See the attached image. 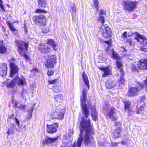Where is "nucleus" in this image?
Masks as SVG:
<instances>
[{
  "label": "nucleus",
  "instance_id": "27",
  "mask_svg": "<svg viewBox=\"0 0 147 147\" xmlns=\"http://www.w3.org/2000/svg\"><path fill=\"white\" fill-rule=\"evenodd\" d=\"M70 7V11L71 13L72 17L76 14V7L74 4L73 3L69 6Z\"/></svg>",
  "mask_w": 147,
  "mask_h": 147
},
{
  "label": "nucleus",
  "instance_id": "39",
  "mask_svg": "<svg viewBox=\"0 0 147 147\" xmlns=\"http://www.w3.org/2000/svg\"><path fill=\"white\" fill-rule=\"evenodd\" d=\"M125 80L122 77L120 78V79L119 80V86L122 87L124 85Z\"/></svg>",
  "mask_w": 147,
  "mask_h": 147
},
{
  "label": "nucleus",
  "instance_id": "54",
  "mask_svg": "<svg viewBox=\"0 0 147 147\" xmlns=\"http://www.w3.org/2000/svg\"><path fill=\"white\" fill-rule=\"evenodd\" d=\"M141 51H144L145 52H147V48H144L143 47H141L140 49Z\"/></svg>",
  "mask_w": 147,
  "mask_h": 147
},
{
  "label": "nucleus",
  "instance_id": "49",
  "mask_svg": "<svg viewBox=\"0 0 147 147\" xmlns=\"http://www.w3.org/2000/svg\"><path fill=\"white\" fill-rule=\"evenodd\" d=\"M38 70L36 68H34L31 70V72L34 74H35L36 72H38Z\"/></svg>",
  "mask_w": 147,
  "mask_h": 147
},
{
  "label": "nucleus",
  "instance_id": "44",
  "mask_svg": "<svg viewBox=\"0 0 147 147\" xmlns=\"http://www.w3.org/2000/svg\"><path fill=\"white\" fill-rule=\"evenodd\" d=\"M53 89V91L56 93H58L61 91V87L57 86H55Z\"/></svg>",
  "mask_w": 147,
  "mask_h": 147
},
{
  "label": "nucleus",
  "instance_id": "50",
  "mask_svg": "<svg viewBox=\"0 0 147 147\" xmlns=\"http://www.w3.org/2000/svg\"><path fill=\"white\" fill-rule=\"evenodd\" d=\"M57 80V79H55L49 81V83L50 84H55Z\"/></svg>",
  "mask_w": 147,
  "mask_h": 147
},
{
  "label": "nucleus",
  "instance_id": "20",
  "mask_svg": "<svg viewBox=\"0 0 147 147\" xmlns=\"http://www.w3.org/2000/svg\"><path fill=\"white\" fill-rule=\"evenodd\" d=\"M39 49L42 52L46 53H48L51 51V48L48 47L45 44L40 45L39 47Z\"/></svg>",
  "mask_w": 147,
  "mask_h": 147
},
{
  "label": "nucleus",
  "instance_id": "13",
  "mask_svg": "<svg viewBox=\"0 0 147 147\" xmlns=\"http://www.w3.org/2000/svg\"><path fill=\"white\" fill-rule=\"evenodd\" d=\"M88 102V107L91 110V116L93 120L95 121L97 119L98 115L97 112L96 111V107L94 104H91L90 103Z\"/></svg>",
  "mask_w": 147,
  "mask_h": 147
},
{
  "label": "nucleus",
  "instance_id": "4",
  "mask_svg": "<svg viewBox=\"0 0 147 147\" xmlns=\"http://www.w3.org/2000/svg\"><path fill=\"white\" fill-rule=\"evenodd\" d=\"M26 84L25 79L23 77L20 78L18 76H16L14 79L12 80L11 82L7 84L9 87H13L15 85L18 86H24Z\"/></svg>",
  "mask_w": 147,
  "mask_h": 147
},
{
  "label": "nucleus",
  "instance_id": "59",
  "mask_svg": "<svg viewBox=\"0 0 147 147\" xmlns=\"http://www.w3.org/2000/svg\"><path fill=\"white\" fill-rule=\"evenodd\" d=\"M71 147H76V142H75L74 144Z\"/></svg>",
  "mask_w": 147,
  "mask_h": 147
},
{
  "label": "nucleus",
  "instance_id": "23",
  "mask_svg": "<svg viewBox=\"0 0 147 147\" xmlns=\"http://www.w3.org/2000/svg\"><path fill=\"white\" fill-rule=\"evenodd\" d=\"M58 138H51L49 137H47L45 139V140L44 141V144H51L55 142L57 140Z\"/></svg>",
  "mask_w": 147,
  "mask_h": 147
},
{
  "label": "nucleus",
  "instance_id": "8",
  "mask_svg": "<svg viewBox=\"0 0 147 147\" xmlns=\"http://www.w3.org/2000/svg\"><path fill=\"white\" fill-rule=\"evenodd\" d=\"M57 58L55 55L49 57L47 61L45 62V65L46 68H53L56 63Z\"/></svg>",
  "mask_w": 147,
  "mask_h": 147
},
{
  "label": "nucleus",
  "instance_id": "41",
  "mask_svg": "<svg viewBox=\"0 0 147 147\" xmlns=\"http://www.w3.org/2000/svg\"><path fill=\"white\" fill-rule=\"evenodd\" d=\"M131 141L130 140H126L125 141H123L121 142L122 144L126 145L129 146L130 145V143L131 142Z\"/></svg>",
  "mask_w": 147,
  "mask_h": 147
},
{
  "label": "nucleus",
  "instance_id": "51",
  "mask_svg": "<svg viewBox=\"0 0 147 147\" xmlns=\"http://www.w3.org/2000/svg\"><path fill=\"white\" fill-rule=\"evenodd\" d=\"M34 109V107H32L29 109L28 110V113H32L33 112V110Z\"/></svg>",
  "mask_w": 147,
  "mask_h": 147
},
{
  "label": "nucleus",
  "instance_id": "40",
  "mask_svg": "<svg viewBox=\"0 0 147 147\" xmlns=\"http://www.w3.org/2000/svg\"><path fill=\"white\" fill-rule=\"evenodd\" d=\"M120 50L121 54L122 55L121 57H122L123 56L125 55L126 52V50L124 48L121 47L120 49Z\"/></svg>",
  "mask_w": 147,
  "mask_h": 147
},
{
  "label": "nucleus",
  "instance_id": "61",
  "mask_svg": "<svg viewBox=\"0 0 147 147\" xmlns=\"http://www.w3.org/2000/svg\"><path fill=\"white\" fill-rule=\"evenodd\" d=\"M140 102H138V105L139 106V103Z\"/></svg>",
  "mask_w": 147,
  "mask_h": 147
},
{
  "label": "nucleus",
  "instance_id": "24",
  "mask_svg": "<svg viewBox=\"0 0 147 147\" xmlns=\"http://www.w3.org/2000/svg\"><path fill=\"white\" fill-rule=\"evenodd\" d=\"M46 43L50 46H52L54 50L56 51L57 50V46L53 39H50L47 40L46 41Z\"/></svg>",
  "mask_w": 147,
  "mask_h": 147
},
{
  "label": "nucleus",
  "instance_id": "43",
  "mask_svg": "<svg viewBox=\"0 0 147 147\" xmlns=\"http://www.w3.org/2000/svg\"><path fill=\"white\" fill-rule=\"evenodd\" d=\"M99 18L98 20L101 22L102 25H104V24L105 22V18L103 16H99Z\"/></svg>",
  "mask_w": 147,
  "mask_h": 147
},
{
  "label": "nucleus",
  "instance_id": "16",
  "mask_svg": "<svg viewBox=\"0 0 147 147\" xmlns=\"http://www.w3.org/2000/svg\"><path fill=\"white\" fill-rule=\"evenodd\" d=\"M140 102L141 103L142 105L140 107H139V108L138 109V110L137 111V114H140L142 113V114L143 115H144L145 116V118H147V113L145 112L144 111H143L142 112V111L144 110V106H142L144 104V102L143 101L145 99V96H141L140 97Z\"/></svg>",
  "mask_w": 147,
  "mask_h": 147
},
{
  "label": "nucleus",
  "instance_id": "36",
  "mask_svg": "<svg viewBox=\"0 0 147 147\" xmlns=\"http://www.w3.org/2000/svg\"><path fill=\"white\" fill-rule=\"evenodd\" d=\"M112 58L113 59H121L122 58L121 56V57H119L118 54L115 51L113 52H112Z\"/></svg>",
  "mask_w": 147,
  "mask_h": 147
},
{
  "label": "nucleus",
  "instance_id": "19",
  "mask_svg": "<svg viewBox=\"0 0 147 147\" xmlns=\"http://www.w3.org/2000/svg\"><path fill=\"white\" fill-rule=\"evenodd\" d=\"M7 69L6 64L3 63L0 64V75L3 76L5 75L7 73Z\"/></svg>",
  "mask_w": 147,
  "mask_h": 147
},
{
  "label": "nucleus",
  "instance_id": "14",
  "mask_svg": "<svg viewBox=\"0 0 147 147\" xmlns=\"http://www.w3.org/2000/svg\"><path fill=\"white\" fill-rule=\"evenodd\" d=\"M116 127V129L113 132V137L115 138L119 137L122 131L121 128V124L117 122L115 123Z\"/></svg>",
  "mask_w": 147,
  "mask_h": 147
},
{
  "label": "nucleus",
  "instance_id": "45",
  "mask_svg": "<svg viewBox=\"0 0 147 147\" xmlns=\"http://www.w3.org/2000/svg\"><path fill=\"white\" fill-rule=\"evenodd\" d=\"M35 13H46V11L45 10H43L40 9H37L35 11Z\"/></svg>",
  "mask_w": 147,
  "mask_h": 147
},
{
  "label": "nucleus",
  "instance_id": "32",
  "mask_svg": "<svg viewBox=\"0 0 147 147\" xmlns=\"http://www.w3.org/2000/svg\"><path fill=\"white\" fill-rule=\"evenodd\" d=\"M7 51V48L4 45H0V53L3 54Z\"/></svg>",
  "mask_w": 147,
  "mask_h": 147
},
{
  "label": "nucleus",
  "instance_id": "17",
  "mask_svg": "<svg viewBox=\"0 0 147 147\" xmlns=\"http://www.w3.org/2000/svg\"><path fill=\"white\" fill-rule=\"evenodd\" d=\"M47 130L48 133H53L57 131V128L58 127L57 123L53 124L51 125H48L47 124Z\"/></svg>",
  "mask_w": 147,
  "mask_h": 147
},
{
  "label": "nucleus",
  "instance_id": "35",
  "mask_svg": "<svg viewBox=\"0 0 147 147\" xmlns=\"http://www.w3.org/2000/svg\"><path fill=\"white\" fill-rule=\"evenodd\" d=\"M54 98L57 101L59 102H61L63 99V96L60 94L55 96Z\"/></svg>",
  "mask_w": 147,
  "mask_h": 147
},
{
  "label": "nucleus",
  "instance_id": "12",
  "mask_svg": "<svg viewBox=\"0 0 147 147\" xmlns=\"http://www.w3.org/2000/svg\"><path fill=\"white\" fill-rule=\"evenodd\" d=\"M15 123L16 125L15 129L18 132H26L27 131V129L26 128V125H21L20 124V121L18 119L15 118Z\"/></svg>",
  "mask_w": 147,
  "mask_h": 147
},
{
  "label": "nucleus",
  "instance_id": "60",
  "mask_svg": "<svg viewBox=\"0 0 147 147\" xmlns=\"http://www.w3.org/2000/svg\"><path fill=\"white\" fill-rule=\"evenodd\" d=\"M3 41H0V45H2V44L3 43Z\"/></svg>",
  "mask_w": 147,
  "mask_h": 147
},
{
  "label": "nucleus",
  "instance_id": "38",
  "mask_svg": "<svg viewBox=\"0 0 147 147\" xmlns=\"http://www.w3.org/2000/svg\"><path fill=\"white\" fill-rule=\"evenodd\" d=\"M21 96L24 99L25 98L28 96V94L26 90L24 89H23L21 92Z\"/></svg>",
  "mask_w": 147,
  "mask_h": 147
},
{
  "label": "nucleus",
  "instance_id": "56",
  "mask_svg": "<svg viewBox=\"0 0 147 147\" xmlns=\"http://www.w3.org/2000/svg\"><path fill=\"white\" fill-rule=\"evenodd\" d=\"M32 117V113H28V116L27 117V119H30Z\"/></svg>",
  "mask_w": 147,
  "mask_h": 147
},
{
  "label": "nucleus",
  "instance_id": "22",
  "mask_svg": "<svg viewBox=\"0 0 147 147\" xmlns=\"http://www.w3.org/2000/svg\"><path fill=\"white\" fill-rule=\"evenodd\" d=\"M116 83L112 80H108L105 82V86L107 89L112 88L114 87Z\"/></svg>",
  "mask_w": 147,
  "mask_h": 147
},
{
  "label": "nucleus",
  "instance_id": "11",
  "mask_svg": "<svg viewBox=\"0 0 147 147\" xmlns=\"http://www.w3.org/2000/svg\"><path fill=\"white\" fill-rule=\"evenodd\" d=\"M138 84L140 86L141 88L135 87L131 88L129 89L128 92V94L129 96H133L137 94L138 92H140L141 88L143 87L144 86L142 84L140 83H138Z\"/></svg>",
  "mask_w": 147,
  "mask_h": 147
},
{
  "label": "nucleus",
  "instance_id": "18",
  "mask_svg": "<svg viewBox=\"0 0 147 147\" xmlns=\"http://www.w3.org/2000/svg\"><path fill=\"white\" fill-rule=\"evenodd\" d=\"M125 105V108L127 111L129 115H131L133 114V108L130 107L131 102L129 101H126L124 102Z\"/></svg>",
  "mask_w": 147,
  "mask_h": 147
},
{
  "label": "nucleus",
  "instance_id": "46",
  "mask_svg": "<svg viewBox=\"0 0 147 147\" xmlns=\"http://www.w3.org/2000/svg\"><path fill=\"white\" fill-rule=\"evenodd\" d=\"M128 36H130L129 35H128V34H127V32H124L122 35V37L124 39L127 38V37H128Z\"/></svg>",
  "mask_w": 147,
  "mask_h": 147
},
{
  "label": "nucleus",
  "instance_id": "37",
  "mask_svg": "<svg viewBox=\"0 0 147 147\" xmlns=\"http://www.w3.org/2000/svg\"><path fill=\"white\" fill-rule=\"evenodd\" d=\"M40 16H34L32 18V20L35 24L38 25L40 20Z\"/></svg>",
  "mask_w": 147,
  "mask_h": 147
},
{
  "label": "nucleus",
  "instance_id": "30",
  "mask_svg": "<svg viewBox=\"0 0 147 147\" xmlns=\"http://www.w3.org/2000/svg\"><path fill=\"white\" fill-rule=\"evenodd\" d=\"M38 3L39 7L44 8L46 6L47 0H38Z\"/></svg>",
  "mask_w": 147,
  "mask_h": 147
},
{
  "label": "nucleus",
  "instance_id": "5",
  "mask_svg": "<svg viewBox=\"0 0 147 147\" xmlns=\"http://www.w3.org/2000/svg\"><path fill=\"white\" fill-rule=\"evenodd\" d=\"M105 114L107 118L111 119L113 120H115L116 118L115 117L114 109L108 104L105 105L104 108Z\"/></svg>",
  "mask_w": 147,
  "mask_h": 147
},
{
  "label": "nucleus",
  "instance_id": "25",
  "mask_svg": "<svg viewBox=\"0 0 147 147\" xmlns=\"http://www.w3.org/2000/svg\"><path fill=\"white\" fill-rule=\"evenodd\" d=\"M40 20L38 24V25L45 26L46 25L47 20L43 16H40Z\"/></svg>",
  "mask_w": 147,
  "mask_h": 147
},
{
  "label": "nucleus",
  "instance_id": "42",
  "mask_svg": "<svg viewBox=\"0 0 147 147\" xmlns=\"http://www.w3.org/2000/svg\"><path fill=\"white\" fill-rule=\"evenodd\" d=\"M93 6L95 7L96 10H98L99 2L98 0H93Z\"/></svg>",
  "mask_w": 147,
  "mask_h": 147
},
{
  "label": "nucleus",
  "instance_id": "7",
  "mask_svg": "<svg viewBox=\"0 0 147 147\" xmlns=\"http://www.w3.org/2000/svg\"><path fill=\"white\" fill-rule=\"evenodd\" d=\"M122 5L124 9L131 11L136 8L137 3L136 2L132 1H123L122 2Z\"/></svg>",
  "mask_w": 147,
  "mask_h": 147
},
{
  "label": "nucleus",
  "instance_id": "34",
  "mask_svg": "<svg viewBox=\"0 0 147 147\" xmlns=\"http://www.w3.org/2000/svg\"><path fill=\"white\" fill-rule=\"evenodd\" d=\"M14 125L13 124H11L9 126L8 128L7 133L8 135L12 134L14 132Z\"/></svg>",
  "mask_w": 147,
  "mask_h": 147
},
{
  "label": "nucleus",
  "instance_id": "1",
  "mask_svg": "<svg viewBox=\"0 0 147 147\" xmlns=\"http://www.w3.org/2000/svg\"><path fill=\"white\" fill-rule=\"evenodd\" d=\"M87 92L86 88H84L82 91V96L81 97V105L82 112L84 115V117H82L80 122V137L77 141L76 144L78 147H80L83 139L81 137L82 134L85 132L84 142L85 144L87 145L92 141V136L93 131L90 124V121L88 117L89 116V113L86 104V96Z\"/></svg>",
  "mask_w": 147,
  "mask_h": 147
},
{
  "label": "nucleus",
  "instance_id": "31",
  "mask_svg": "<svg viewBox=\"0 0 147 147\" xmlns=\"http://www.w3.org/2000/svg\"><path fill=\"white\" fill-rule=\"evenodd\" d=\"M7 24L10 30L12 31L14 34L17 33V30L12 26V24L9 21L7 22Z\"/></svg>",
  "mask_w": 147,
  "mask_h": 147
},
{
  "label": "nucleus",
  "instance_id": "58",
  "mask_svg": "<svg viewBox=\"0 0 147 147\" xmlns=\"http://www.w3.org/2000/svg\"><path fill=\"white\" fill-rule=\"evenodd\" d=\"M97 53H101V55H99L100 56H101L103 54L102 51H98Z\"/></svg>",
  "mask_w": 147,
  "mask_h": 147
},
{
  "label": "nucleus",
  "instance_id": "47",
  "mask_svg": "<svg viewBox=\"0 0 147 147\" xmlns=\"http://www.w3.org/2000/svg\"><path fill=\"white\" fill-rule=\"evenodd\" d=\"M124 41H125V42L128 43L129 45H131L132 42L131 41L130 39L127 38L126 39H125Z\"/></svg>",
  "mask_w": 147,
  "mask_h": 147
},
{
  "label": "nucleus",
  "instance_id": "29",
  "mask_svg": "<svg viewBox=\"0 0 147 147\" xmlns=\"http://www.w3.org/2000/svg\"><path fill=\"white\" fill-rule=\"evenodd\" d=\"M15 106L16 107L19 108L20 109L22 110L23 111H25V105L22 104H20L19 102L17 101L15 102Z\"/></svg>",
  "mask_w": 147,
  "mask_h": 147
},
{
  "label": "nucleus",
  "instance_id": "10",
  "mask_svg": "<svg viewBox=\"0 0 147 147\" xmlns=\"http://www.w3.org/2000/svg\"><path fill=\"white\" fill-rule=\"evenodd\" d=\"M100 31L102 36L105 38L109 37L112 34L110 29L107 24L101 25Z\"/></svg>",
  "mask_w": 147,
  "mask_h": 147
},
{
  "label": "nucleus",
  "instance_id": "9",
  "mask_svg": "<svg viewBox=\"0 0 147 147\" xmlns=\"http://www.w3.org/2000/svg\"><path fill=\"white\" fill-rule=\"evenodd\" d=\"M15 59L12 58L9 61V65L11 68L10 74V77H12L13 75L17 74L18 72V68L17 66L14 63Z\"/></svg>",
  "mask_w": 147,
  "mask_h": 147
},
{
  "label": "nucleus",
  "instance_id": "33",
  "mask_svg": "<svg viewBox=\"0 0 147 147\" xmlns=\"http://www.w3.org/2000/svg\"><path fill=\"white\" fill-rule=\"evenodd\" d=\"M116 65L117 68L118 69H120V71L121 74L122 76L123 75V70L121 68V67L122 66V63L119 61H117L116 62Z\"/></svg>",
  "mask_w": 147,
  "mask_h": 147
},
{
  "label": "nucleus",
  "instance_id": "3",
  "mask_svg": "<svg viewBox=\"0 0 147 147\" xmlns=\"http://www.w3.org/2000/svg\"><path fill=\"white\" fill-rule=\"evenodd\" d=\"M139 64L137 66L132 65L131 66V69L134 71H138V69H147V59H142L138 62Z\"/></svg>",
  "mask_w": 147,
  "mask_h": 147
},
{
  "label": "nucleus",
  "instance_id": "52",
  "mask_svg": "<svg viewBox=\"0 0 147 147\" xmlns=\"http://www.w3.org/2000/svg\"><path fill=\"white\" fill-rule=\"evenodd\" d=\"M53 72L52 71H48L47 72V74L48 76H51L53 74Z\"/></svg>",
  "mask_w": 147,
  "mask_h": 147
},
{
  "label": "nucleus",
  "instance_id": "2",
  "mask_svg": "<svg viewBox=\"0 0 147 147\" xmlns=\"http://www.w3.org/2000/svg\"><path fill=\"white\" fill-rule=\"evenodd\" d=\"M17 47L18 52L21 56H24L25 57L27 58L28 56L25 55L24 48L26 50L28 48V43H24L22 41H18L17 42Z\"/></svg>",
  "mask_w": 147,
  "mask_h": 147
},
{
  "label": "nucleus",
  "instance_id": "48",
  "mask_svg": "<svg viewBox=\"0 0 147 147\" xmlns=\"http://www.w3.org/2000/svg\"><path fill=\"white\" fill-rule=\"evenodd\" d=\"M49 31V30L48 28H46L45 29H43L42 30V32L44 33H47Z\"/></svg>",
  "mask_w": 147,
  "mask_h": 147
},
{
  "label": "nucleus",
  "instance_id": "6",
  "mask_svg": "<svg viewBox=\"0 0 147 147\" xmlns=\"http://www.w3.org/2000/svg\"><path fill=\"white\" fill-rule=\"evenodd\" d=\"M64 113L63 111H59L56 108L52 109L51 112V116L53 119H61L64 117Z\"/></svg>",
  "mask_w": 147,
  "mask_h": 147
},
{
  "label": "nucleus",
  "instance_id": "15",
  "mask_svg": "<svg viewBox=\"0 0 147 147\" xmlns=\"http://www.w3.org/2000/svg\"><path fill=\"white\" fill-rule=\"evenodd\" d=\"M136 36L135 37V39L137 41L139 42L141 44L146 47H147V41L146 39L141 35L137 33H136Z\"/></svg>",
  "mask_w": 147,
  "mask_h": 147
},
{
  "label": "nucleus",
  "instance_id": "28",
  "mask_svg": "<svg viewBox=\"0 0 147 147\" xmlns=\"http://www.w3.org/2000/svg\"><path fill=\"white\" fill-rule=\"evenodd\" d=\"M82 76L84 83L88 87V89H89V81L88 77L85 74V72H83L82 74Z\"/></svg>",
  "mask_w": 147,
  "mask_h": 147
},
{
  "label": "nucleus",
  "instance_id": "57",
  "mask_svg": "<svg viewBox=\"0 0 147 147\" xmlns=\"http://www.w3.org/2000/svg\"><path fill=\"white\" fill-rule=\"evenodd\" d=\"M60 147H67V145L65 143H63Z\"/></svg>",
  "mask_w": 147,
  "mask_h": 147
},
{
  "label": "nucleus",
  "instance_id": "53",
  "mask_svg": "<svg viewBox=\"0 0 147 147\" xmlns=\"http://www.w3.org/2000/svg\"><path fill=\"white\" fill-rule=\"evenodd\" d=\"M0 7L3 10V11H4L3 6L2 4V1L1 0H0Z\"/></svg>",
  "mask_w": 147,
  "mask_h": 147
},
{
  "label": "nucleus",
  "instance_id": "21",
  "mask_svg": "<svg viewBox=\"0 0 147 147\" xmlns=\"http://www.w3.org/2000/svg\"><path fill=\"white\" fill-rule=\"evenodd\" d=\"M99 69L102 70L104 72V74L102 76V78L105 77L109 75L112 74L111 70L109 67H107L106 68L100 67Z\"/></svg>",
  "mask_w": 147,
  "mask_h": 147
},
{
  "label": "nucleus",
  "instance_id": "26",
  "mask_svg": "<svg viewBox=\"0 0 147 147\" xmlns=\"http://www.w3.org/2000/svg\"><path fill=\"white\" fill-rule=\"evenodd\" d=\"M105 42L109 46V47L106 50V52L109 53V55H112V52H113L114 51V50L113 49V48L111 47V41H105Z\"/></svg>",
  "mask_w": 147,
  "mask_h": 147
},
{
  "label": "nucleus",
  "instance_id": "55",
  "mask_svg": "<svg viewBox=\"0 0 147 147\" xmlns=\"http://www.w3.org/2000/svg\"><path fill=\"white\" fill-rule=\"evenodd\" d=\"M105 12L104 11L103 9H102L100 10V14L99 15V16H100L101 15L102 16V15L103 14H105Z\"/></svg>",
  "mask_w": 147,
  "mask_h": 147
}]
</instances>
